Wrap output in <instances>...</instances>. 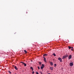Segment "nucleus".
Returning <instances> with one entry per match:
<instances>
[{
  "label": "nucleus",
  "mask_w": 74,
  "mask_h": 74,
  "mask_svg": "<svg viewBox=\"0 0 74 74\" xmlns=\"http://www.w3.org/2000/svg\"><path fill=\"white\" fill-rule=\"evenodd\" d=\"M47 54H45L43 55V56H47Z\"/></svg>",
  "instance_id": "nucleus-17"
},
{
  "label": "nucleus",
  "mask_w": 74,
  "mask_h": 74,
  "mask_svg": "<svg viewBox=\"0 0 74 74\" xmlns=\"http://www.w3.org/2000/svg\"><path fill=\"white\" fill-rule=\"evenodd\" d=\"M52 55H54V56H56V54H55L54 53H53V54H52Z\"/></svg>",
  "instance_id": "nucleus-12"
},
{
  "label": "nucleus",
  "mask_w": 74,
  "mask_h": 74,
  "mask_svg": "<svg viewBox=\"0 0 74 74\" xmlns=\"http://www.w3.org/2000/svg\"><path fill=\"white\" fill-rule=\"evenodd\" d=\"M40 73L41 74H42V72H40Z\"/></svg>",
  "instance_id": "nucleus-24"
},
{
  "label": "nucleus",
  "mask_w": 74,
  "mask_h": 74,
  "mask_svg": "<svg viewBox=\"0 0 74 74\" xmlns=\"http://www.w3.org/2000/svg\"><path fill=\"white\" fill-rule=\"evenodd\" d=\"M32 73V74H34V71H33Z\"/></svg>",
  "instance_id": "nucleus-21"
},
{
  "label": "nucleus",
  "mask_w": 74,
  "mask_h": 74,
  "mask_svg": "<svg viewBox=\"0 0 74 74\" xmlns=\"http://www.w3.org/2000/svg\"><path fill=\"white\" fill-rule=\"evenodd\" d=\"M47 74H51V73H47Z\"/></svg>",
  "instance_id": "nucleus-26"
},
{
  "label": "nucleus",
  "mask_w": 74,
  "mask_h": 74,
  "mask_svg": "<svg viewBox=\"0 0 74 74\" xmlns=\"http://www.w3.org/2000/svg\"><path fill=\"white\" fill-rule=\"evenodd\" d=\"M72 58V56L71 55H70L68 57L69 59H71Z\"/></svg>",
  "instance_id": "nucleus-3"
},
{
  "label": "nucleus",
  "mask_w": 74,
  "mask_h": 74,
  "mask_svg": "<svg viewBox=\"0 0 74 74\" xmlns=\"http://www.w3.org/2000/svg\"><path fill=\"white\" fill-rule=\"evenodd\" d=\"M8 72H9V73H10V74H11V72H10V71H8Z\"/></svg>",
  "instance_id": "nucleus-18"
},
{
  "label": "nucleus",
  "mask_w": 74,
  "mask_h": 74,
  "mask_svg": "<svg viewBox=\"0 0 74 74\" xmlns=\"http://www.w3.org/2000/svg\"><path fill=\"white\" fill-rule=\"evenodd\" d=\"M30 68L32 70V71H33V67L32 66H30Z\"/></svg>",
  "instance_id": "nucleus-11"
},
{
  "label": "nucleus",
  "mask_w": 74,
  "mask_h": 74,
  "mask_svg": "<svg viewBox=\"0 0 74 74\" xmlns=\"http://www.w3.org/2000/svg\"><path fill=\"white\" fill-rule=\"evenodd\" d=\"M44 67V65L43 64H42V66H41V69H43V68Z\"/></svg>",
  "instance_id": "nucleus-5"
},
{
  "label": "nucleus",
  "mask_w": 74,
  "mask_h": 74,
  "mask_svg": "<svg viewBox=\"0 0 74 74\" xmlns=\"http://www.w3.org/2000/svg\"><path fill=\"white\" fill-rule=\"evenodd\" d=\"M36 74H39L37 72H36Z\"/></svg>",
  "instance_id": "nucleus-22"
},
{
  "label": "nucleus",
  "mask_w": 74,
  "mask_h": 74,
  "mask_svg": "<svg viewBox=\"0 0 74 74\" xmlns=\"http://www.w3.org/2000/svg\"><path fill=\"white\" fill-rule=\"evenodd\" d=\"M68 48H69V49H70L71 48V47L68 46Z\"/></svg>",
  "instance_id": "nucleus-15"
},
{
  "label": "nucleus",
  "mask_w": 74,
  "mask_h": 74,
  "mask_svg": "<svg viewBox=\"0 0 74 74\" xmlns=\"http://www.w3.org/2000/svg\"><path fill=\"white\" fill-rule=\"evenodd\" d=\"M44 61L45 62H47L46 61V58H45V57H44Z\"/></svg>",
  "instance_id": "nucleus-7"
},
{
  "label": "nucleus",
  "mask_w": 74,
  "mask_h": 74,
  "mask_svg": "<svg viewBox=\"0 0 74 74\" xmlns=\"http://www.w3.org/2000/svg\"><path fill=\"white\" fill-rule=\"evenodd\" d=\"M73 62H71L69 64V65L70 66H71V67H72V66H73Z\"/></svg>",
  "instance_id": "nucleus-4"
},
{
  "label": "nucleus",
  "mask_w": 74,
  "mask_h": 74,
  "mask_svg": "<svg viewBox=\"0 0 74 74\" xmlns=\"http://www.w3.org/2000/svg\"><path fill=\"white\" fill-rule=\"evenodd\" d=\"M14 68L16 70H18V68L16 67V66H14Z\"/></svg>",
  "instance_id": "nucleus-8"
},
{
  "label": "nucleus",
  "mask_w": 74,
  "mask_h": 74,
  "mask_svg": "<svg viewBox=\"0 0 74 74\" xmlns=\"http://www.w3.org/2000/svg\"><path fill=\"white\" fill-rule=\"evenodd\" d=\"M50 69L51 70H53V67H50Z\"/></svg>",
  "instance_id": "nucleus-10"
},
{
  "label": "nucleus",
  "mask_w": 74,
  "mask_h": 74,
  "mask_svg": "<svg viewBox=\"0 0 74 74\" xmlns=\"http://www.w3.org/2000/svg\"><path fill=\"white\" fill-rule=\"evenodd\" d=\"M31 62H33V60H31Z\"/></svg>",
  "instance_id": "nucleus-27"
},
{
  "label": "nucleus",
  "mask_w": 74,
  "mask_h": 74,
  "mask_svg": "<svg viewBox=\"0 0 74 74\" xmlns=\"http://www.w3.org/2000/svg\"><path fill=\"white\" fill-rule=\"evenodd\" d=\"M71 48L72 49H73V47H71Z\"/></svg>",
  "instance_id": "nucleus-23"
},
{
  "label": "nucleus",
  "mask_w": 74,
  "mask_h": 74,
  "mask_svg": "<svg viewBox=\"0 0 74 74\" xmlns=\"http://www.w3.org/2000/svg\"><path fill=\"white\" fill-rule=\"evenodd\" d=\"M58 60H60V62H63V61H62V58H61L60 57H59L58 58Z\"/></svg>",
  "instance_id": "nucleus-2"
},
{
  "label": "nucleus",
  "mask_w": 74,
  "mask_h": 74,
  "mask_svg": "<svg viewBox=\"0 0 74 74\" xmlns=\"http://www.w3.org/2000/svg\"><path fill=\"white\" fill-rule=\"evenodd\" d=\"M71 51H73V49H71Z\"/></svg>",
  "instance_id": "nucleus-25"
},
{
  "label": "nucleus",
  "mask_w": 74,
  "mask_h": 74,
  "mask_svg": "<svg viewBox=\"0 0 74 74\" xmlns=\"http://www.w3.org/2000/svg\"><path fill=\"white\" fill-rule=\"evenodd\" d=\"M65 56V57H66V58H67V57L69 56V55L66 54V55Z\"/></svg>",
  "instance_id": "nucleus-9"
},
{
  "label": "nucleus",
  "mask_w": 74,
  "mask_h": 74,
  "mask_svg": "<svg viewBox=\"0 0 74 74\" xmlns=\"http://www.w3.org/2000/svg\"><path fill=\"white\" fill-rule=\"evenodd\" d=\"M50 64H51V65H52V66L53 65V63H52V62H50Z\"/></svg>",
  "instance_id": "nucleus-13"
},
{
  "label": "nucleus",
  "mask_w": 74,
  "mask_h": 74,
  "mask_svg": "<svg viewBox=\"0 0 74 74\" xmlns=\"http://www.w3.org/2000/svg\"><path fill=\"white\" fill-rule=\"evenodd\" d=\"M21 63H22V64L23 65H24L25 67H26V65H27L26 64L23 62H21Z\"/></svg>",
  "instance_id": "nucleus-1"
},
{
  "label": "nucleus",
  "mask_w": 74,
  "mask_h": 74,
  "mask_svg": "<svg viewBox=\"0 0 74 74\" xmlns=\"http://www.w3.org/2000/svg\"><path fill=\"white\" fill-rule=\"evenodd\" d=\"M54 66L55 67H56V64H54Z\"/></svg>",
  "instance_id": "nucleus-14"
},
{
  "label": "nucleus",
  "mask_w": 74,
  "mask_h": 74,
  "mask_svg": "<svg viewBox=\"0 0 74 74\" xmlns=\"http://www.w3.org/2000/svg\"><path fill=\"white\" fill-rule=\"evenodd\" d=\"M39 64H41V62H39Z\"/></svg>",
  "instance_id": "nucleus-19"
},
{
  "label": "nucleus",
  "mask_w": 74,
  "mask_h": 74,
  "mask_svg": "<svg viewBox=\"0 0 74 74\" xmlns=\"http://www.w3.org/2000/svg\"><path fill=\"white\" fill-rule=\"evenodd\" d=\"M38 69H39V70H40V67L38 66Z\"/></svg>",
  "instance_id": "nucleus-20"
},
{
  "label": "nucleus",
  "mask_w": 74,
  "mask_h": 74,
  "mask_svg": "<svg viewBox=\"0 0 74 74\" xmlns=\"http://www.w3.org/2000/svg\"><path fill=\"white\" fill-rule=\"evenodd\" d=\"M24 51L25 52V53H27V51H26V50H24Z\"/></svg>",
  "instance_id": "nucleus-16"
},
{
  "label": "nucleus",
  "mask_w": 74,
  "mask_h": 74,
  "mask_svg": "<svg viewBox=\"0 0 74 74\" xmlns=\"http://www.w3.org/2000/svg\"><path fill=\"white\" fill-rule=\"evenodd\" d=\"M65 58H66V57L65 56H63V57L62 58V59H65Z\"/></svg>",
  "instance_id": "nucleus-6"
}]
</instances>
